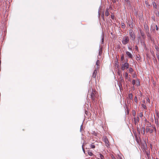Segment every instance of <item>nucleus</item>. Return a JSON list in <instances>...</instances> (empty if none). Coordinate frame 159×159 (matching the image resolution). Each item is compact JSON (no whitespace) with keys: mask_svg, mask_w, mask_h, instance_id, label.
Returning <instances> with one entry per match:
<instances>
[{"mask_svg":"<svg viewBox=\"0 0 159 159\" xmlns=\"http://www.w3.org/2000/svg\"><path fill=\"white\" fill-rule=\"evenodd\" d=\"M156 48V49L157 50V51H158L159 50V49L158 48V47L156 46L155 47Z\"/></svg>","mask_w":159,"mask_h":159,"instance_id":"nucleus-31","label":"nucleus"},{"mask_svg":"<svg viewBox=\"0 0 159 159\" xmlns=\"http://www.w3.org/2000/svg\"><path fill=\"white\" fill-rule=\"evenodd\" d=\"M152 4L153 7L154 8L157 9H159V4L158 5V6H157L156 5V4L155 2H153Z\"/></svg>","mask_w":159,"mask_h":159,"instance_id":"nucleus-8","label":"nucleus"},{"mask_svg":"<svg viewBox=\"0 0 159 159\" xmlns=\"http://www.w3.org/2000/svg\"><path fill=\"white\" fill-rule=\"evenodd\" d=\"M138 40L139 41H141V40H140L141 37H140V35L138 36Z\"/></svg>","mask_w":159,"mask_h":159,"instance_id":"nucleus-26","label":"nucleus"},{"mask_svg":"<svg viewBox=\"0 0 159 159\" xmlns=\"http://www.w3.org/2000/svg\"><path fill=\"white\" fill-rule=\"evenodd\" d=\"M120 80H121V81H122V77H120Z\"/></svg>","mask_w":159,"mask_h":159,"instance_id":"nucleus-40","label":"nucleus"},{"mask_svg":"<svg viewBox=\"0 0 159 159\" xmlns=\"http://www.w3.org/2000/svg\"><path fill=\"white\" fill-rule=\"evenodd\" d=\"M134 101L136 102H137V99L136 96H135V97Z\"/></svg>","mask_w":159,"mask_h":159,"instance_id":"nucleus-27","label":"nucleus"},{"mask_svg":"<svg viewBox=\"0 0 159 159\" xmlns=\"http://www.w3.org/2000/svg\"><path fill=\"white\" fill-rule=\"evenodd\" d=\"M125 1L126 2H127L128 0H125Z\"/></svg>","mask_w":159,"mask_h":159,"instance_id":"nucleus-46","label":"nucleus"},{"mask_svg":"<svg viewBox=\"0 0 159 159\" xmlns=\"http://www.w3.org/2000/svg\"><path fill=\"white\" fill-rule=\"evenodd\" d=\"M149 128H148V129H146V131L147 132H148L149 131H150V130H149Z\"/></svg>","mask_w":159,"mask_h":159,"instance_id":"nucleus-33","label":"nucleus"},{"mask_svg":"<svg viewBox=\"0 0 159 159\" xmlns=\"http://www.w3.org/2000/svg\"><path fill=\"white\" fill-rule=\"evenodd\" d=\"M83 150L84 152V149L83 148Z\"/></svg>","mask_w":159,"mask_h":159,"instance_id":"nucleus-45","label":"nucleus"},{"mask_svg":"<svg viewBox=\"0 0 159 159\" xmlns=\"http://www.w3.org/2000/svg\"><path fill=\"white\" fill-rule=\"evenodd\" d=\"M135 83H136V81L134 80H133L132 81V84L133 85H135Z\"/></svg>","mask_w":159,"mask_h":159,"instance_id":"nucleus-17","label":"nucleus"},{"mask_svg":"<svg viewBox=\"0 0 159 159\" xmlns=\"http://www.w3.org/2000/svg\"><path fill=\"white\" fill-rule=\"evenodd\" d=\"M88 154L89 156H92L93 155V153L92 152L90 151H88Z\"/></svg>","mask_w":159,"mask_h":159,"instance_id":"nucleus-16","label":"nucleus"},{"mask_svg":"<svg viewBox=\"0 0 159 159\" xmlns=\"http://www.w3.org/2000/svg\"><path fill=\"white\" fill-rule=\"evenodd\" d=\"M111 157H112V159H116L113 156H112Z\"/></svg>","mask_w":159,"mask_h":159,"instance_id":"nucleus-36","label":"nucleus"},{"mask_svg":"<svg viewBox=\"0 0 159 159\" xmlns=\"http://www.w3.org/2000/svg\"><path fill=\"white\" fill-rule=\"evenodd\" d=\"M134 122H135V124H136V123H138L139 122V118L138 117H137V118L134 117Z\"/></svg>","mask_w":159,"mask_h":159,"instance_id":"nucleus-10","label":"nucleus"},{"mask_svg":"<svg viewBox=\"0 0 159 159\" xmlns=\"http://www.w3.org/2000/svg\"><path fill=\"white\" fill-rule=\"evenodd\" d=\"M121 59L123 60V59H124V57L123 56H122L121 57Z\"/></svg>","mask_w":159,"mask_h":159,"instance_id":"nucleus-39","label":"nucleus"},{"mask_svg":"<svg viewBox=\"0 0 159 159\" xmlns=\"http://www.w3.org/2000/svg\"><path fill=\"white\" fill-rule=\"evenodd\" d=\"M129 41V38L126 36L124 37L122 40V43L124 44H126Z\"/></svg>","mask_w":159,"mask_h":159,"instance_id":"nucleus-2","label":"nucleus"},{"mask_svg":"<svg viewBox=\"0 0 159 159\" xmlns=\"http://www.w3.org/2000/svg\"><path fill=\"white\" fill-rule=\"evenodd\" d=\"M126 54L129 58H132L133 55L130 52L127 51L126 52Z\"/></svg>","mask_w":159,"mask_h":159,"instance_id":"nucleus-7","label":"nucleus"},{"mask_svg":"<svg viewBox=\"0 0 159 159\" xmlns=\"http://www.w3.org/2000/svg\"><path fill=\"white\" fill-rule=\"evenodd\" d=\"M129 34L132 41L134 43V40L135 39V36L134 32L131 29L129 30Z\"/></svg>","mask_w":159,"mask_h":159,"instance_id":"nucleus-1","label":"nucleus"},{"mask_svg":"<svg viewBox=\"0 0 159 159\" xmlns=\"http://www.w3.org/2000/svg\"><path fill=\"white\" fill-rule=\"evenodd\" d=\"M156 15L157 16H158L159 15V13L158 12H157H157L156 13Z\"/></svg>","mask_w":159,"mask_h":159,"instance_id":"nucleus-37","label":"nucleus"},{"mask_svg":"<svg viewBox=\"0 0 159 159\" xmlns=\"http://www.w3.org/2000/svg\"><path fill=\"white\" fill-rule=\"evenodd\" d=\"M100 159H103L104 157L102 154H100Z\"/></svg>","mask_w":159,"mask_h":159,"instance_id":"nucleus-20","label":"nucleus"},{"mask_svg":"<svg viewBox=\"0 0 159 159\" xmlns=\"http://www.w3.org/2000/svg\"><path fill=\"white\" fill-rule=\"evenodd\" d=\"M100 159H103L104 157L102 154H100Z\"/></svg>","mask_w":159,"mask_h":159,"instance_id":"nucleus-19","label":"nucleus"},{"mask_svg":"<svg viewBox=\"0 0 159 159\" xmlns=\"http://www.w3.org/2000/svg\"><path fill=\"white\" fill-rule=\"evenodd\" d=\"M146 32V34H147V36L149 38H151V35H150V33H149L148 32L149 31H147Z\"/></svg>","mask_w":159,"mask_h":159,"instance_id":"nucleus-14","label":"nucleus"},{"mask_svg":"<svg viewBox=\"0 0 159 159\" xmlns=\"http://www.w3.org/2000/svg\"><path fill=\"white\" fill-rule=\"evenodd\" d=\"M135 47H136V49H138L137 47V46H136Z\"/></svg>","mask_w":159,"mask_h":159,"instance_id":"nucleus-44","label":"nucleus"},{"mask_svg":"<svg viewBox=\"0 0 159 159\" xmlns=\"http://www.w3.org/2000/svg\"><path fill=\"white\" fill-rule=\"evenodd\" d=\"M136 59L137 60L139 59V57L137 56V57L136 58Z\"/></svg>","mask_w":159,"mask_h":159,"instance_id":"nucleus-41","label":"nucleus"},{"mask_svg":"<svg viewBox=\"0 0 159 159\" xmlns=\"http://www.w3.org/2000/svg\"><path fill=\"white\" fill-rule=\"evenodd\" d=\"M145 4H146V5L147 7H149V5L148 4V2L147 1H145Z\"/></svg>","mask_w":159,"mask_h":159,"instance_id":"nucleus-23","label":"nucleus"},{"mask_svg":"<svg viewBox=\"0 0 159 159\" xmlns=\"http://www.w3.org/2000/svg\"><path fill=\"white\" fill-rule=\"evenodd\" d=\"M103 141L105 143L107 147H109V142L108 140V139L106 137H105V138H104L103 139Z\"/></svg>","mask_w":159,"mask_h":159,"instance_id":"nucleus-4","label":"nucleus"},{"mask_svg":"<svg viewBox=\"0 0 159 159\" xmlns=\"http://www.w3.org/2000/svg\"><path fill=\"white\" fill-rule=\"evenodd\" d=\"M156 30H158V27H157V25H156Z\"/></svg>","mask_w":159,"mask_h":159,"instance_id":"nucleus-35","label":"nucleus"},{"mask_svg":"<svg viewBox=\"0 0 159 159\" xmlns=\"http://www.w3.org/2000/svg\"><path fill=\"white\" fill-rule=\"evenodd\" d=\"M143 133L144 134V133L145 129H144V128H143Z\"/></svg>","mask_w":159,"mask_h":159,"instance_id":"nucleus-43","label":"nucleus"},{"mask_svg":"<svg viewBox=\"0 0 159 159\" xmlns=\"http://www.w3.org/2000/svg\"><path fill=\"white\" fill-rule=\"evenodd\" d=\"M144 28L146 30V31H149V28L147 25H144Z\"/></svg>","mask_w":159,"mask_h":159,"instance_id":"nucleus-11","label":"nucleus"},{"mask_svg":"<svg viewBox=\"0 0 159 159\" xmlns=\"http://www.w3.org/2000/svg\"><path fill=\"white\" fill-rule=\"evenodd\" d=\"M139 116L140 117H143V113L142 112H140L139 113Z\"/></svg>","mask_w":159,"mask_h":159,"instance_id":"nucleus-22","label":"nucleus"},{"mask_svg":"<svg viewBox=\"0 0 159 159\" xmlns=\"http://www.w3.org/2000/svg\"><path fill=\"white\" fill-rule=\"evenodd\" d=\"M125 78L127 80V81H131V79H130V78L129 77L128 74L126 72L125 73Z\"/></svg>","mask_w":159,"mask_h":159,"instance_id":"nucleus-6","label":"nucleus"},{"mask_svg":"<svg viewBox=\"0 0 159 159\" xmlns=\"http://www.w3.org/2000/svg\"><path fill=\"white\" fill-rule=\"evenodd\" d=\"M132 77L133 78H135L136 77V75H135V74H134L133 76H132Z\"/></svg>","mask_w":159,"mask_h":159,"instance_id":"nucleus-30","label":"nucleus"},{"mask_svg":"<svg viewBox=\"0 0 159 159\" xmlns=\"http://www.w3.org/2000/svg\"><path fill=\"white\" fill-rule=\"evenodd\" d=\"M135 84L137 86H138L140 85L139 82L138 80L137 79L136 80Z\"/></svg>","mask_w":159,"mask_h":159,"instance_id":"nucleus-13","label":"nucleus"},{"mask_svg":"<svg viewBox=\"0 0 159 159\" xmlns=\"http://www.w3.org/2000/svg\"><path fill=\"white\" fill-rule=\"evenodd\" d=\"M149 130H150V132L151 133H152V129H150V128H149Z\"/></svg>","mask_w":159,"mask_h":159,"instance_id":"nucleus-32","label":"nucleus"},{"mask_svg":"<svg viewBox=\"0 0 159 159\" xmlns=\"http://www.w3.org/2000/svg\"><path fill=\"white\" fill-rule=\"evenodd\" d=\"M128 49L130 50H132L131 48H130L129 47H128Z\"/></svg>","mask_w":159,"mask_h":159,"instance_id":"nucleus-38","label":"nucleus"},{"mask_svg":"<svg viewBox=\"0 0 159 159\" xmlns=\"http://www.w3.org/2000/svg\"><path fill=\"white\" fill-rule=\"evenodd\" d=\"M112 17H113V16H111V18H112V19H113V18Z\"/></svg>","mask_w":159,"mask_h":159,"instance_id":"nucleus-48","label":"nucleus"},{"mask_svg":"<svg viewBox=\"0 0 159 159\" xmlns=\"http://www.w3.org/2000/svg\"><path fill=\"white\" fill-rule=\"evenodd\" d=\"M97 71L96 70H94V71L93 72V77L94 78H95L96 77V74H97Z\"/></svg>","mask_w":159,"mask_h":159,"instance_id":"nucleus-9","label":"nucleus"},{"mask_svg":"<svg viewBox=\"0 0 159 159\" xmlns=\"http://www.w3.org/2000/svg\"><path fill=\"white\" fill-rule=\"evenodd\" d=\"M137 131L140 134V129L139 128H137Z\"/></svg>","mask_w":159,"mask_h":159,"instance_id":"nucleus-28","label":"nucleus"},{"mask_svg":"<svg viewBox=\"0 0 159 159\" xmlns=\"http://www.w3.org/2000/svg\"><path fill=\"white\" fill-rule=\"evenodd\" d=\"M134 70L132 68H130L129 69V71L130 73H132L133 72Z\"/></svg>","mask_w":159,"mask_h":159,"instance_id":"nucleus-15","label":"nucleus"},{"mask_svg":"<svg viewBox=\"0 0 159 159\" xmlns=\"http://www.w3.org/2000/svg\"><path fill=\"white\" fill-rule=\"evenodd\" d=\"M109 15L108 9H106L105 11V15L106 16H108Z\"/></svg>","mask_w":159,"mask_h":159,"instance_id":"nucleus-12","label":"nucleus"},{"mask_svg":"<svg viewBox=\"0 0 159 159\" xmlns=\"http://www.w3.org/2000/svg\"><path fill=\"white\" fill-rule=\"evenodd\" d=\"M112 17H113V16H111V18H112V19H113V18Z\"/></svg>","mask_w":159,"mask_h":159,"instance_id":"nucleus-47","label":"nucleus"},{"mask_svg":"<svg viewBox=\"0 0 159 159\" xmlns=\"http://www.w3.org/2000/svg\"><path fill=\"white\" fill-rule=\"evenodd\" d=\"M99 60H97L96 62V64L97 66H99Z\"/></svg>","mask_w":159,"mask_h":159,"instance_id":"nucleus-24","label":"nucleus"},{"mask_svg":"<svg viewBox=\"0 0 159 159\" xmlns=\"http://www.w3.org/2000/svg\"><path fill=\"white\" fill-rule=\"evenodd\" d=\"M139 32L140 34V35L143 39H144L145 37V35L144 34L143 31L141 29H139Z\"/></svg>","mask_w":159,"mask_h":159,"instance_id":"nucleus-5","label":"nucleus"},{"mask_svg":"<svg viewBox=\"0 0 159 159\" xmlns=\"http://www.w3.org/2000/svg\"><path fill=\"white\" fill-rule=\"evenodd\" d=\"M90 147L91 148H95V146L94 144H92L91 145Z\"/></svg>","mask_w":159,"mask_h":159,"instance_id":"nucleus-18","label":"nucleus"},{"mask_svg":"<svg viewBox=\"0 0 159 159\" xmlns=\"http://www.w3.org/2000/svg\"><path fill=\"white\" fill-rule=\"evenodd\" d=\"M142 106L144 109H145L146 107V106L144 104H142Z\"/></svg>","mask_w":159,"mask_h":159,"instance_id":"nucleus-25","label":"nucleus"},{"mask_svg":"<svg viewBox=\"0 0 159 159\" xmlns=\"http://www.w3.org/2000/svg\"><path fill=\"white\" fill-rule=\"evenodd\" d=\"M129 97L130 99H132V95L131 94H129Z\"/></svg>","mask_w":159,"mask_h":159,"instance_id":"nucleus-21","label":"nucleus"},{"mask_svg":"<svg viewBox=\"0 0 159 159\" xmlns=\"http://www.w3.org/2000/svg\"><path fill=\"white\" fill-rule=\"evenodd\" d=\"M147 102H150V100H149V98H148L147 99Z\"/></svg>","mask_w":159,"mask_h":159,"instance_id":"nucleus-29","label":"nucleus"},{"mask_svg":"<svg viewBox=\"0 0 159 159\" xmlns=\"http://www.w3.org/2000/svg\"><path fill=\"white\" fill-rule=\"evenodd\" d=\"M157 58H158V60L159 61V55H157Z\"/></svg>","mask_w":159,"mask_h":159,"instance_id":"nucleus-34","label":"nucleus"},{"mask_svg":"<svg viewBox=\"0 0 159 159\" xmlns=\"http://www.w3.org/2000/svg\"><path fill=\"white\" fill-rule=\"evenodd\" d=\"M143 102H145V101H144V100Z\"/></svg>","mask_w":159,"mask_h":159,"instance_id":"nucleus-49","label":"nucleus"},{"mask_svg":"<svg viewBox=\"0 0 159 159\" xmlns=\"http://www.w3.org/2000/svg\"><path fill=\"white\" fill-rule=\"evenodd\" d=\"M133 115L134 116H135V113H133Z\"/></svg>","mask_w":159,"mask_h":159,"instance_id":"nucleus-42","label":"nucleus"},{"mask_svg":"<svg viewBox=\"0 0 159 159\" xmlns=\"http://www.w3.org/2000/svg\"><path fill=\"white\" fill-rule=\"evenodd\" d=\"M129 66L128 63L125 62L124 64H122L121 65V69L122 70H124L125 69H127Z\"/></svg>","mask_w":159,"mask_h":159,"instance_id":"nucleus-3","label":"nucleus"}]
</instances>
